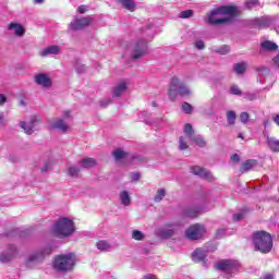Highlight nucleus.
<instances>
[{"label":"nucleus","mask_w":279,"mask_h":279,"mask_svg":"<svg viewBox=\"0 0 279 279\" xmlns=\"http://www.w3.org/2000/svg\"><path fill=\"white\" fill-rule=\"evenodd\" d=\"M239 14H241V8L232 4L221 5L207 13V23L208 25H223L230 23Z\"/></svg>","instance_id":"f257e3e1"},{"label":"nucleus","mask_w":279,"mask_h":279,"mask_svg":"<svg viewBox=\"0 0 279 279\" xmlns=\"http://www.w3.org/2000/svg\"><path fill=\"white\" fill-rule=\"evenodd\" d=\"M252 243L255 252H260V254H269L274 250V238L267 231H254Z\"/></svg>","instance_id":"f03ea898"},{"label":"nucleus","mask_w":279,"mask_h":279,"mask_svg":"<svg viewBox=\"0 0 279 279\" xmlns=\"http://www.w3.org/2000/svg\"><path fill=\"white\" fill-rule=\"evenodd\" d=\"M75 267V254L66 253L57 255L53 260V268L56 271L66 274V271H73Z\"/></svg>","instance_id":"7ed1b4c3"},{"label":"nucleus","mask_w":279,"mask_h":279,"mask_svg":"<svg viewBox=\"0 0 279 279\" xmlns=\"http://www.w3.org/2000/svg\"><path fill=\"white\" fill-rule=\"evenodd\" d=\"M178 95L180 97H187V95H191V89H189L184 82L174 76L170 81L168 97L170 101H175V99H178Z\"/></svg>","instance_id":"20e7f679"},{"label":"nucleus","mask_w":279,"mask_h":279,"mask_svg":"<svg viewBox=\"0 0 279 279\" xmlns=\"http://www.w3.org/2000/svg\"><path fill=\"white\" fill-rule=\"evenodd\" d=\"M52 230L54 234H57V236L68 238L71 236L73 232H75V223L73 222V220L66 217L59 218L54 223Z\"/></svg>","instance_id":"39448f33"},{"label":"nucleus","mask_w":279,"mask_h":279,"mask_svg":"<svg viewBox=\"0 0 279 279\" xmlns=\"http://www.w3.org/2000/svg\"><path fill=\"white\" fill-rule=\"evenodd\" d=\"M51 252H53V245L48 244L44 248H40L39 251L32 254L25 263L27 269H32V265H38V263H43L45 260V256H49Z\"/></svg>","instance_id":"423d86ee"},{"label":"nucleus","mask_w":279,"mask_h":279,"mask_svg":"<svg viewBox=\"0 0 279 279\" xmlns=\"http://www.w3.org/2000/svg\"><path fill=\"white\" fill-rule=\"evenodd\" d=\"M274 25V17L271 16H260L246 21V27L252 29H267Z\"/></svg>","instance_id":"0eeeda50"},{"label":"nucleus","mask_w":279,"mask_h":279,"mask_svg":"<svg viewBox=\"0 0 279 279\" xmlns=\"http://www.w3.org/2000/svg\"><path fill=\"white\" fill-rule=\"evenodd\" d=\"M206 234V227L202 223L192 225L186 229L185 235L190 241H199Z\"/></svg>","instance_id":"6e6552de"},{"label":"nucleus","mask_w":279,"mask_h":279,"mask_svg":"<svg viewBox=\"0 0 279 279\" xmlns=\"http://www.w3.org/2000/svg\"><path fill=\"white\" fill-rule=\"evenodd\" d=\"M216 269L223 271V274H234L239 269V262L234 259H222L216 264Z\"/></svg>","instance_id":"1a4fd4ad"},{"label":"nucleus","mask_w":279,"mask_h":279,"mask_svg":"<svg viewBox=\"0 0 279 279\" xmlns=\"http://www.w3.org/2000/svg\"><path fill=\"white\" fill-rule=\"evenodd\" d=\"M145 53H147V40L138 39L133 46L131 57L133 60H138L140 58H143Z\"/></svg>","instance_id":"9d476101"},{"label":"nucleus","mask_w":279,"mask_h":279,"mask_svg":"<svg viewBox=\"0 0 279 279\" xmlns=\"http://www.w3.org/2000/svg\"><path fill=\"white\" fill-rule=\"evenodd\" d=\"M19 254V248L14 244H9L7 246V251L2 252L0 254V263L3 265L14 260L16 258V255Z\"/></svg>","instance_id":"9b49d317"},{"label":"nucleus","mask_w":279,"mask_h":279,"mask_svg":"<svg viewBox=\"0 0 279 279\" xmlns=\"http://www.w3.org/2000/svg\"><path fill=\"white\" fill-rule=\"evenodd\" d=\"M191 171L194 175H198V178H202L203 180H207L208 182L215 181V177H213V173L199 166L192 167Z\"/></svg>","instance_id":"f8f14e48"},{"label":"nucleus","mask_w":279,"mask_h":279,"mask_svg":"<svg viewBox=\"0 0 279 279\" xmlns=\"http://www.w3.org/2000/svg\"><path fill=\"white\" fill-rule=\"evenodd\" d=\"M93 23V17H82L70 24V29L73 32H77V29H84V27H88Z\"/></svg>","instance_id":"ddd939ff"},{"label":"nucleus","mask_w":279,"mask_h":279,"mask_svg":"<svg viewBox=\"0 0 279 279\" xmlns=\"http://www.w3.org/2000/svg\"><path fill=\"white\" fill-rule=\"evenodd\" d=\"M204 209L202 206L194 205V206H187L183 209L184 217H187L189 219H196V217H199V213H203Z\"/></svg>","instance_id":"4468645a"},{"label":"nucleus","mask_w":279,"mask_h":279,"mask_svg":"<svg viewBox=\"0 0 279 279\" xmlns=\"http://www.w3.org/2000/svg\"><path fill=\"white\" fill-rule=\"evenodd\" d=\"M36 123H38V119L36 118V116H33L28 123L25 121L20 122V128H22L25 134L29 136L34 134V128H36Z\"/></svg>","instance_id":"2eb2a0df"},{"label":"nucleus","mask_w":279,"mask_h":279,"mask_svg":"<svg viewBox=\"0 0 279 279\" xmlns=\"http://www.w3.org/2000/svg\"><path fill=\"white\" fill-rule=\"evenodd\" d=\"M208 256V253L205 250L202 248H196L193 253H192V260L194 263H203L204 267H208L206 265V257Z\"/></svg>","instance_id":"dca6fc26"},{"label":"nucleus","mask_w":279,"mask_h":279,"mask_svg":"<svg viewBox=\"0 0 279 279\" xmlns=\"http://www.w3.org/2000/svg\"><path fill=\"white\" fill-rule=\"evenodd\" d=\"M35 83L38 84V86H44V88H49L52 84L51 77L45 73H39L35 76Z\"/></svg>","instance_id":"f3484780"},{"label":"nucleus","mask_w":279,"mask_h":279,"mask_svg":"<svg viewBox=\"0 0 279 279\" xmlns=\"http://www.w3.org/2000/svg\"><path fill=\"white\" fill-rule=\"evenodd\" d=\"M9 32H13L19 38L25 36V27L16 22H11L8 26Z\"/></svg>","instance_id":"a211bd4d"},{"label":"nucleus","mask_w":279,"mask_h":279,"mask_svg":"<svg viewBox=\"0 0 279 279\" xmlns=\"http://www.w3.org/2000/svg\"><path fill=\"white\" fill-rule=\"evenodd\" d=\"M50 130H58L59 132L66 134V132H69V124L64 122V119H59L50 125Z\"/></svg>","instance_id":"6ab92c4d"},{"label":"nucleus","mask_w":279,"mask_h":279,"mask_svg":"<svg viewBox=\"0 0 279 279\" xmlns=\"http://www.w3.org/2000/svg\"><path fill=\"white\" fill-rule=\"evenodd\" d=\"M266 143H267L270 151H274L275 154H279V140L278 138L269 137V135H267Z\"/></svg>","instance_id":"aec40b11"},{"label":"nucleus","mask_w":279,"mask_h":279,"mask_svg":"<svg viewBox=\"0 0 279 279\" xmlns=\"http://www.w3.org/2000/svg\"><path fill=\"white\" fill-rule=\"evenodd\" d=\"M256 165H258L256 159H247L242 163L240 171L241 173H247V171H251V169L256 167Z\"/></svg>","instance_id":"412c9836"},{"label":"nucleus","mask_w":279,"mask_h":279,"mask_svg":"<svg viewBox=\"0 0 279 279\" xmlns=\"http://www.w3.org/2000/svg\"><path fill=\"white\" fill-rule=\"evenodd\" d=\"M80 165L83 169H93V167H97V160H95V158H83L80 161Z\"/></svg>","instance_id":"4be33fe9"},{"label":"nucleus","mask_w":279,"mask_h":279,"mask_svg":"<svg viewBox=\"0 0 279 279\" xmlns=\"http://www.w3.org/2000/svg\"><path fill=\"white\" fill-rule=\"evenodd\" d=\"M128 90V84L125 82H120L112 90L113 97H120Z\"/></svg>","instance_id":"5701e85b"},{"label":"nucleus","mask_w":279,"mask_h":279,"mask_svg":"<svg viewBox=\"0 0 279 279\" xmlns=\"http://www.w3.org/2000/svg\"><path fill=\"white\" fill-rule=\"evenodd\" d=\"M57 53H60V47L58 46H50L40 51L43 58L47 56H57Z\"/></svg>","instance_id":"b1692460"},{"label":"nucleus","mask_w":279,"mask_h":279,"mask_svg":"<svg viewBox=\"0 0 279 279\" xmlns=\"http://www.w3.org/2000/svg\"><path fill=\"white\" fill-rule=\"evenodd\" d=\"M118 3H121L122 8L129 12H134L136 10V2H134V0H118Z\"/></svg>","instance_id":"393cba45"},{"label":"nucleus","mask_w":279,"mask_h":279,"mask_svg":"<svg viewBox=\"0 0 279 279\" xmlns=\"http://www.w3.org/2000/svg\"><path fill=\"white\" fill-rule=\"evenodd\" d=\"M156 234L159 239H171L175 234V231L173 229H159Z\"/></svg>","instance_id":"a878e982"},{"label":"nucleus","mask_w":279,"mask_h":279,"mask_svg":"<svg viewBox=\"0 0 279 279\" xmlns=\"http://www.w3.org/2000/svg\"><path fill=\"white\" fill-rule=\"evenodd\" d=\"M262 49H264L265 51H277L278 49V44L270 41V40H266L263 41L260 44Z\"/></svg>","instance_id":"bb28decb"},{"label":"nucleus","mask_w":279,"mask_h":279,"mask_svg":"<svg viewBox=\"0 0 279 279\" xmlns=\"http://www.w3.org/2000/svg\"><path fill=\"white\" fill-rule=\"evenodd\" d=\"M120 201L123 206H130V204H132V197L130 196V192H120Z\"/></svg>","instance_id":"cd10ccee"},{"label":"nucleus","mask_w":279,"mask_h":279,"mask_svg":"<svg viewBox=\"0 0 279 279\" xmlns=\"http://www.w3.org/2000/svg\"><path fill=\"white\" fill-rule=\"evenodd\" d=\"M96 247L97 250H99L100 252H110V243H108V241L106 240H100L96 243Z\"/></svg>","instance_id":"c85d7f7f"},{"label":"nucleus","mask_w":279,"mask_h":279,"mask_svg":"<svg viewBox=\"0 0 279 279\" xmlns=\"http://www.w3.org/2000/svg\"><path fill=\"white\" fill-rule=\"evenodd\" d=\"M183 132L190 141L195 136V131L193 130V125L191 123L184 124Z\"/></svg>","instance_id":"c756f323"},{"label":"nucleus","mask_w":279,"mask_h":279,"mask_svg":"<svg viewBox=\"0 0 279 279\" xmlns=\"http://www.w3.org/2000/svg\"><path fill=\"white\" fill-rule=\"evenodd\" d=\"M112 156L116 160H123V158L128 156V153L121 148H117L116 150H113Z\"/></svg>","instance_id":"7c9ffc66"},{"label":"nucleus","mask_w":279,"mask_h":279,"mask_svg":"<svg viewBox=\"0 0 279 279\" xmlns=\"http://www.w3.org/2000/svg\"><path fill=\"white\" fill-rule=\"evenodd\" d=\"M190 141L191 143H195L198 147H206V141L199 135H194Z\"/></svg>","instance_id":"2f4dec72"},{"label":"nucleus","mask_w":279,"mask_h":279,"mask_svg":"<svg viewBox=\"0 0 279 279\" xmlns=\"http://www.w3.org/2000/svg\"><path fill=\"white\" fill-rule=\"evenodd\" d=\"M227 123L229 125H234V123H236V112L233 110L227 111Z\"/></svg>","instance_id":"473e14b6"},{"label":"nucleus","mask_w":279,"mask_h":279,"mask_svg":"<svg viewBox=\"0 0 279 279\" xmlns=\"http://www.w3.org/2000/svg\"><path fill=\"white\" fill-rule=\"evenodd\" d=\"M258 77H267L269 73H271V70L267 66H259L257 68Z\"/></svg>","instance_id":"72a5a7b5"},{"label":"nucleus","mask_w":279,"mask_h":279,"mask_svg":"<svg viewBox=\"0 0 279 279\" xmlns=\"http://www.w3.org/2000/svg\"><path fill=\"white\" fill-rule=\"evenodd\" d=\"M233 71L238 73V75H243V73H245V63H235Z\"/></svg>","instance_id":"f704fd0d"},{"label":"nucleus","mask_w":279,"mask_h":279,"mask_svg":"<svg viewBox=\"0 0 279 279\" xmlns=\"http://www.w3.org/2000/svg\"><path fill=\"white\" fill-rule=\"evenodd\" d=\"M25 231H21L20 229H13L9 232L5 233V236L10 238V236H24Z\"/></svg>","instance_id":"c9c22d12"},{"label":"nucleus","mask_w":279,"mask_h":279,"mask_svg":"<svg viewBox=\"0 0 279 279\" xmlns=\"http://www.w3.org/2000/svg\"><path fill=\"white\" fill-rule=\"evenodd\" d=\"M165 195H167V191H165V189H159L157 191V194L154 197L155 202H162V199L165 198Z\"/></svg>","instance_id":"e433bc0d"},{"label":"nucleus","mask_w":279,"mask_h":279,"mask_svg":"<svg viewBox=\"0 0 279 279\" xmlns=\"http://www.w3.org/2000/svg\"><path fill=\"white\" fill-rule=\"evenodd\" d=\"M243 97L247 101H255V99H258V92H255V93H244Z\"/></svg>","instance_id":"4c0bfd02"},{"label":"nucleus","mask_w":279,"mask_h":279,"mask_svg":"<svg viewBox=\"0 0 279 279\" xmlns=\"http://www.w3.org/2000/svg\"><path fill=\"white\" fill-rule=\"evenodd\" d=\"M68 173L71 178H77L80 169L77 168V166H72L68 169Z\"/></svg>","instance_id":"58836bf2"},{"label":"nucleus","mask_w":279,"mask_h":279,"mask_svg":"<svg viewBox=\"0 0 279 279\" xmlns=\"http://www.w3.org/2000/svg\"><path fill=\"white\" fill-rule=\"evenodd\" d=\"M216 52L220 53L221 56H226V54L230 53V46L223 45V46L217 48Z\"/></svg>","instance_id":"ea45409f"},{"label":"nucleus","mask_w":279,"mask_h":279,"mask_svg":"<svg viewBox=\"0 0 279 279\" xmlns=\"http://www.w3.org/2000/svg\"><path fill=\"white\" fill-rule=\"evenodd\" d=\"M256 5H260V2L258 0H247L245 2V8L247 10H252V9L256 8Z\"/></svg>","instance_id":"a19ab883"},{"label":"nucleus","mask_w":279,"mask_h":279,"mask_svg":"<svg viewBox=\"0 0 279 279\" xmlns=\"http://www.w3.org/2000/svg\"><path fill=\"white\" fill-rule=\"evenodd\" d=\"M132 239L135 241H143V239H145V234H143L140 230H134L132 232Z\"/></svg>","instance_id":"79ce46f5"},{"label":"nucleus","mask_w":279,"mask_h":279,"mask_svg":"<svg viewBox=\"0 0 279 279\" xmlns=\"http://www.w3.org/2000/svg\"><path fill=\"white\" fill-rule=\"evenodd\" d=\"M229 93H230L231 95H238L239 97H241V95H243V92H242L241 89H239V85H232V86L230 87Z\"/></svg>","instance_id":"37998d69"},{"label":"nucleus","mask_w":279,"mask_h":279,"mask_svg":"<svg viewBox=\"0 0 279 279\" xmlns=\"http://www.w3.org/2000/svg\"><path fill=\"white\" fill-rule=\"evenodd\" d=\"M181 108L185 114H191V112H193V106L189 102H183Z\"/></svg>","instance_id":"c03bdc74"},{"label":"nucleus","mask_w":279,"mask_h":279,"mask_svg":"<svg viewBox=\"0 0 279 279\" xmlns=\"http://www.w3.org/2000/svg\"><path fill=\"white\" fill-rule=\"evenodd\" d=\"M240 121H241V123H243L244 125L245 124H247L248 123V121H250V113H247V112H242V113H240Z\"/></svg>","instance_id":"a18cd8bd"},{"label":"nucleus","mask_w":279,"mask_h":279,"mask_svg":"<svg viewBox=\"0 0 279 279\" xmlns=\"http://www.w3.org/2000/svg\"><path fill=\"white\" fill-rule=\"evenodd\" d=\"M180 19H191L193 16V10H185L179 14Z\"/></svg>","instance_id":"49530a36"},{"label":"nucleus","mask_w":279,"mask_h":279,"mask_svg":"<svg viewBox=\"0 0 279 279\" xmlns=\"http://www.w3.org/2000/svg\"><path fill=\"white\" fill-rule=\"evenodd\" d=\"M179 148L181 150L189 149V145L186 144V141H184L183 136L179 138Z\"/></svg>","instance_id":"de8ad7c7"},{"label":"nucleus","mask_w":279,"mask_h":279,"mask_svg":"<svg viewBox=\"0 0 279 279\" xmlns=\"http://www.w3.org/2000/svg\"><path fill=\"white\" fill-rule=\"evenodd\" d=\"M271 27H274V29L277 32V34H279V19L278 17H274Z\"/></svg>","instance_id":"09e8293b"},{"label":"nucleus","mask_w":279,"mask_h":279,"mask_svg":"<svg viewBox=\"0 0 279 279\" xmlns=\"http://www.w3.org/2000/svg\"><path fill=\"white\" fill-rule=\"evenodd\" d=\"M50 168H51V161H46L44 163V167L41 168V172L47 173V171H49Z\"/></svg>","instance_id":"8fccbe9b"},{"label":"nucleus","mask_w":279,"mask_h":279,"mask_svg":"<svg viewBox=\"0 0 279 279\" xmlns=\"http://www.w3.org/2000/svg\"><path fill=\"white\" fill-rule=\"evenodd\" d=\"M76 73H84L86 71V65L84 64H78L75 66Z\"/></svg>","instance_id":"3c124183"},{"label":"nucleus","mask_w":279,"mask_h":279,"mask_svg":"<svg viewBox=\"0 0 279 279\" xmlns=\"http://www.w3.org/2000/svg\"><path fill=\"white\" fill-rule=\"evenodd\" d=\"M244 215L243 213H238V214H233V221H241V219H243Z\"/></svg>","instance_id":"603ef678"},{"label":"nucleus","mask_w":279,"mask_h":279,"mask_svg":"<svg viewBox=\"0 0 279 279\" xmlns=\"http://www.w3.org/2000/svg\"><path fill=\"white\" fill-rule=\"evenodd\" d=\"M231 161L232 162H240L241 161V156H239V154L231 155Z\"/></svg>","instance_id":"864d4df0"},{"label":"nucleus","mask_w":279,"mask_h":279,"mask_svg":"<svg viewBox=\"0 0 279 279\" xmlns=\"http://www.w3.org/2000/svg\"><path fill=\"white\" fill-rule=\"evenodd\" d=\"M195 47H196V49L202 50V49H204V47H206V46L204 45V41H203V40H197V41L195 43Z\"/></svg>","instance_id":"5fc2aeb1"},{"label":"nucleus","mask_w":279,"mask_h":279,"mask_svg":"<svg viewBox=\"0 0 279 279\" xmlns=\"http://www.w3.org/2000/svg\"><path fill=\"white\" fill-rule=\"evenodd\" d=\"M78 12H80V14H85L86 12H88V7L80 5L78 7Z\"/></svg>","instance_id":"6e6d98bb"},{"label":"nucleus","mask_w":279,"mask_h":279,"mask_svg":"<svg viewBox=\"0 0 279 279\" xmlns=\"http://www.w3.org/2000/svg\"><path fill=\"white\" fill-rule=\"evenodd\" d=\"M138 180H141V173L134 172V173L132 174V181H133V182H138Z\"/></svg>","instance_id":"4d7b16f0"},{"label":"nucleus","mask_w":279,"mask_h":279,"mask_svg":"<svg viewBox=\"0 0 279 279\" xmlns=\"http://www.w3.org/2000/svg\"><path fill=\"white\" fill-rule=\"evenodd\" d=\"M8 101V98L5 97V95L0 94V106H3V104H5Z\"/></svg>","instance_id":"13d9d810"},{"label":"nucleus","mask_w":279,"mask_h":279,"mask_svg":"<svg viewBox=\"0 0 279 279\" xmlns=\"http://www.w3.org/2000/svg\"><path fill=\"white\" fill-rule=\"evenodd\" d=\"M225 230L223 229H219L216 233V239H221V235L225 234Z\"/></svg>","instance_id":"bf43d9fd"},{"label":"nucleus","mask_w":279,"mask_h":279,"mask_svg":"<svg viewBox=\"0 0 279 279\" xmlns=\"http://www.w3.org/2000/svg\"><path fill=\"white\" fill-rule=\"evenodd\" d=\"M61 119H63V121H64L65 119H71V111H64V112H63V118H61Z\"/></svg>","instance_id":"052dcab7"},{"label":"nucleus","mask_w":279,"mask_h":279,"mask_svg":"<svg viewBox=\"0 0 279 279\" xmlns=\"http://www.w3.org/2000/svg\"><path fill=\"white\" fill-rule=\"evenodd\" d=\"M109 105H110V100H105L100 102L101 108H108Z\"/></svg>","instance_id":"680f3d73"},{"label":"nucleus","mask_w":279,"mask_h":279,"mask_svg":"<svg viewBox=\"0 0 279 279\" xmlns=\"http://www.w3.org/2000/svg\"><path fill=\"white\" fill-rule=\"evenodd\" d=\"M272 121H274V123H276V125H278V128H279V114H276V116L272 118Z\"/></svg>","instance_id":"e2e57ef3"},{"label":"nucleus","mask_w":279,"mask_h":279,"mask_svg":"<svg viewBox=\"0 0 279 279\" xmlns=\"http://www.w3.org/2000/svg\"><path fill=\"white\" fill-rule=\"evenodd\" d=\"M263 279H274V275L271 274L265 275Z\"/></svg>","instance_id":"0e129e2a"},{"label":"nucleus","mask_w":279,"mask_h":279,"mask_svg":"<svg viewBox=\"0 0 279 279\" xmlns=\"http://www.w3.org/2000/svg\"><path fill=\"white\" fill-rule=\"evenodd\" d=\"M3 125V114H0V128Z\"/></svg>","instance_id":"69168bd1"},{"label":"nucleus","mask_w":279,"mask_h":279,"mask_svg":"<svg viewBox=\"0 0 279 279\" xmlns=\"http://www.w3.org/2000/svg\"><path fill=\"white\" fill-rule=\"evenodd\" d=\"M269 125V120L264 121V128H267Z\"/></svg>","instance_id":"338daca9"},{"label":"nucleus","mask_w":279,"mask_h":279,"mask_svg":"<svg viewBox=\"0 0 279 279\" xmlns=\"http://www.w3.org/2000/svg\"><path fill=\"white\" fill-rule=\"evenodd\" d=\"M45 0H35V3H43Z\"/></svg>","instance_id":"774afa93"}]
</instances>
